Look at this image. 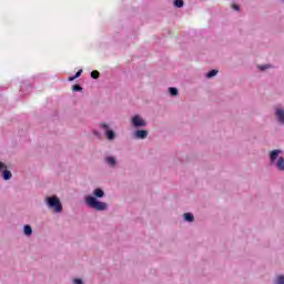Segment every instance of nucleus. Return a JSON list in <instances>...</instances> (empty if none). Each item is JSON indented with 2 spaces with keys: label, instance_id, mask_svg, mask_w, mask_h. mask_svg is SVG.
Returning a JSON list of instances; mask_svg holds the SVG:
<instances>
[{
  "label": "nucleus",
  "instance_id": "obj_1",
  "mask_svg": "<svg viewBox=\"0 0 284 284\" xmlns=\"http://www.w3.org/2000/svg\"><path fill=\"white\" fill-rule=\"evenodd\" d=\"M101 199H105V191L103 187L98 186L92 191V194L84 195V205H87L89 210H94L95 212H106L109 205L101 201Z\"/></svg>",
  "mask_w": 284,
  "mask_h": 284
},
{
  "label": "nucleus",
  "instance_id": "obj_2",
  "mask_svg": "<svg viewBox=\"0 0 284 284\" xmlns=\"http://www.w3.org/2000/svg\"><path fill=\"white\" fill-rule=\"evenodd\" d=\"M44 203L53 214H61L63 212V204L61 203V199L59 196H45Z\"/></svg>",
  "mask_w": 284,
  "mask_h": 284
},
{
  "label": "nucleus",
  "instance_id": "obj_3",
  "mask_svg": "<svg viewBox=\"0 0 284 284\" xmlns=\"http://www.w3.org/2000/svg\"><path fill=\"white\" fill-rule=\"evenodd\" d=\"M130 124L133 130H139L143 128H148V121L141 116V114H134L130 119Z\"/></svg>",
  "mask_w": 284,
  "mask_h": 284
},
{
  "label": "nucleus",
  "instance_id": "obj_4",
  "mask_svg": "<svg viewBox=\"0 0 284 284\" xmlns=\"http://www.w3.org/2000/svg\"><path fill=\"white\" fill-rule=\"evenodd\" d=\"M101 130L104 131V136L106 139V141H114V139H116V132H114V130H112V128H110V124L102 122L100 124Z\"/></svg>",
  "mask_w": 284,
  "mask_h": 284
},
{
  "label": "nucleus",
  "instance_id": "obj_5",
  "mask_svg": "<svg viewBox=\"0 0 284 284\" xmlns=\"http://www.w3.org/2000/svg\"><path fill=\"white\" fill-rule=\"evenodd\" d=\"M148 134H150V132L145 129H135L131 133V139H133L134 141H144Z\"/></svg>",
  "mask_w": 284,
  "mask_h": 284
},
{
  "label": "nucleus",
  "instance_id": "obj_6",
  "mask_svg": "<svg viewBox=\"0 0 284 284\" xmlns=\"http://www.w3.org/2000/svg\"><path fill=\"white\" fill-rule=\"evenodd\" d=\"M280 154H283V150H281V149H275V150L270 151V153H268L270 165H275V163L278 161V159H281V156H278Z\"/></svg>",
  "mask_w": 284,
  "mask_h": 284
},
{
  "label": "nucleus",
  "instance_id": "obj_7",
  "mask_svg": "<svg viewBox=\"0 0 284 284\" xmlns=\"http://www.w3.org/2000/svg\"><path fill=\"white\" fill-rule=\"evenodd\" d=\"M274 115L277 123H280V125H284V109L275 108Z\"/></svg>",
  "mask_w": 284,
  "mask_h": 284
},
{
  "label": "nucleus",
  "instance_id": "obj_8",
  "mask_svg": "<svg viewBox=\"0 0 284 284\" xmlns=\"http://www.w3.org/2000/svg\"><path fill=\"white\" fill-rule=\"evenodd\" d=\"M104 163L109 165V168H116V158L114 155H106Z\"/></svg>",
  "mask_w": 284,
  "mask_h": 284
},
{
  "label": "nucleus",
  "instance_id": "obj_9",
  "mask_svg": "<svg viewBox=\"0 0 284 284\" xmlns=\"http://www.w3.org/2000/svg\"><path fill=\"white\" fill-rule=\"evenodd\" d=\"M182 219L185 223H194V214L191 212H186L182 215Z\"/></svg>",
  "mask_w": 284,
  "mask_h": 284
},
{
  "label": "nucleus",
  "instance_id": "obj_10",
  "mask_svg": "<svg viewBox=\"0 0 284 284\" xmlns=\"http://www.w3.org/2000/svg\"><path fill=\"white\" fill-rule=\"evenodd\" d=\"M31 90H32V84L22 82V84L20 85V92H22V94H28V92H30Z\"/></svg>",
  "mask_w": 284,
  "mask_h": 284
},
{
  "label": "nucleus",
  "instance_id": "obj_11",
  "mask_svg": "<svg viewBox=\"0 0 284 284\" xmlns=\"http://www.w3.org/2000/svg\"><path fill=\"white\" fill-rule=\"evenodd\" d=\"M273 165H275L276 170H278L280 172H284V158L280 156L276 163Z\"/></svg>",
  "mask_w": 284,
  "mask_h": 284
},
{
  "label": "nucleus",
  "instance_id": "obj_12",
  "mask_svg": "<svg viewBox=\"0 0 284 284\" xmlns=\"http://www.w3.org/2000/svg\"><path fill=\"white\" fill-rule=\"evenodd\" d=\"M1 178L3 179V181H10V179H12V172L7 169L1 172Z\"/></svg>",
  "mask_w": 284,
  "mask_h": 284
},
{
  "label": "nucleus",
  "instance_id": "obj_13",
  "mask_svg": "<svg viewBox=\"0 0 284 284\" xmlns=\"http://www.w3.org/2000/svg\"><path fill=\"white\" fill-rule=\"evenodd\" d=\"M23 234L24 236H32V226L30 224L23 225Z\"/></svg>",
  "mask_w": 284,
  "mask_h": 284
},
{
  "label": "nucleus",
  "instance_id": "obj_14",
  "mask_svg": "<svg viewBox=\"0 0 284 284\" xmlns=\"http://www.w3.org/2000/svg\"><path fill=\"white\" fill-rule=\"evenodd\" d=\"M219 74L217 69H211L209 72L205 73L206 79H214Z\"/></svg>",
  "mask_w": 284,
  "mask_h": 284
},
{
  "label": "nucleus",
  "instance_id": "obj_15",
  "mask_svg": "<svg viewBox=\"0 0 284 284\" xmlns=\"http://www.w3.org/2000/svg\"><path fill=\"white\" fill-rule=\"evenodd\" d=\"M168 92L170 97H179V89L176 87H169Z\"/></svg>",
  "mask_w": 284,
  "mask_h": 284
},
{
  "label": "nucleus",
  "instance_id": "obj_16",
  "mask_svg": "<svg viewBox=\"0 0 284 284\" xmlns=\"http://www.w3.org/2000/svg\"><path fill=\"white\" fill-rule=\"evenodd\" d=\"M273 284H284V274H278L275 276Z\"/></svg>",
  "mask_w": 284,
  "mask_h": 284
},
{
  "label": "nucleus",
  "instance_id": "obj_17",
  "mask_svg": "<svg viewBox=\"0 0 284 284\" xmlns=\"http://www.w3.org/2000/svg\"><path fill=\"white\" fill-rule=\"evenodd\" d=\"M183 6H185L184 0H173V8L181 9V8H183Z\"/></svg>",
  "mask_w": 284,
  "mask_h": 284
},
{
  "label": "nucleus",
  "instance_id": "obj_18",
  "mask_svg": "<svg viewBox=\"0 0 284 284\" xmlns=\"http://www.w3.org/2000/svg\"><path fill=\"white\" fill-rule=\"evenodd\" d=\"M72 92H82L83 91V87H81V84L75 83L71 87Z\"/></svg>",
  "mask_w": 284,
  "mask_h": 284
},
{
  "label": "nucleus",
  "instance_id": "obj_19",
  "mask_svg": "<svg viewBox=\"0 0 284 284\" xmlns=\"http://www.w3.org/2000/svg\"><path fill=\"white\" fill-rule=\"evenodd\" d=\"M91 79H99V77H101V73L99 72V70H93L90 73Z\"/></svg>",
  "mask_w": 284,
  "mask_h": 284
},
{
  "label": "nucleus",
  "instance_id": "obj_20",
  "mask_svg": "<svg viewBox=\"0 0 284 284\" xmlns=\"http://www.w3.org/2000/svg\"><path fill=\"white\" fill-rule=\"evenodd\" d=\"M258 71L260 72H265V70H270L271 65L270 64H262V65H258Z\"/></svg>",
  "mask_w": 284,
  "mask_h": 284
},
{
  "label": "nucleus",
  "instance_id": "obj_21",
  "mask_svg": "<svg viewBox=\"0 0 284 284\" xmlns=\"http://www.w3.org/2000/svg\"><path fill=\"white\" fill-rule=\"evenodd\" d=\"M72 284H85L81 277H75L72 280Z\"/></svg>",
  "mask_w": 284,
  "mask_h": 284
},
{
  "label": "nucleus",
  "instance_id": "obj_22",
  "mask_svg": "<svg viewBox=\"0 0 284 284\" xmlns=\"http://www.w3.org/2000/svg\"><path fill=\"white\" fill-rule=\"evenodd\" d=\"M7 169H8V165H6V163L0 161V173L4 172Z\"/></svg>",
  "mask_w": 284,
  "mask_h": 284
},
{
  "label": "nucleus",
  "instance_id": "obj_23",
  "mask_svg": "<svg viewBox=\"0 0 284 284\" xmlns=\"http://www.w3.org/2000/svg\"><path fill=\"white\" fill-rule=\"evenodd\" d=\"M83 74V69H80L77 71L75 74H73V77H75V79H79V77H81Z\"/></svg>",
  "mask_w": 284,
  "mask_h": 284
},
{
  "label": "nucleus",
  "instance_id": "obj_24",
  "mask_svg": "<svg viewBox=\"0 0 284 284\" xmlns=\"http://www.w3.org/2000/svg\"><path fill=\"white\" fill-rule=\"evenodd\" d=\"M92 134L97 138V139H101V132H99L98 130H93Z\"/></svg>",
  "mask_w": 284,
  "mask_h": 284
},
{
  "label": "nucleus",
  "instance_id": "obj_25",
  "mask_svg": "<svg viewBox=\"0 0 284 284\" xmlns=\"http://www.w3.org/2000/svg\"><path fill=\"white\" fill-rule=\"evenodd\" d=\"M232 9H233L235 12H239V10H241V7H239V4H232Z\"/></svg>",
  "mask_w": 284,
  "mask_h": 284
},
{
  "label": "nucleus",
  "instance_id": "obj_26",
  "mask_svg": "<svg viewBox=\"0 0 284 284\" xmlns=\"http://www.w3.org/2000/svg\"><path fill=\"white\" fill-rule=\"evenodd\" d=\"M75 79H77V77L70 75V77L68 78V81L72 82V81H75Z\"/></svg>",
  "mask_w": 284,
  "mask_h": 284
},
{
  "label": "nucleus",
  "instance_id": "obj_27",
  "mask_svg": "<svg viewBox=\"0 0 284 284\" xmlns=\"http://www.w3.org/2000/svg\"><path fill=\"white\" fill-rule=\"evenodd\" d=\"M282 1V3H284V0H281Z\"/></svg>",
  "mask_w": 284,
  "mask_h": 284
}]
</instances>
